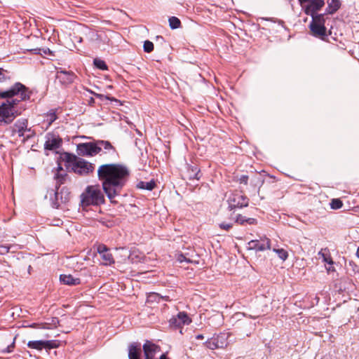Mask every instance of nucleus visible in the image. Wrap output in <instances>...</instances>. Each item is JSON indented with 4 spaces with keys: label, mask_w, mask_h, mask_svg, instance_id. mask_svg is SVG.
<instances>
[{
    "label": "nucleus",
    "mask_w": 359,
    "mask_h": 359,
    "mask_svg": "<svg viewBox=\"0 0 359 359\" xmlns=\"http://www.w3.org/2000/svg\"><path fill=\"white\" fill-rule=\"evenodd\" d=\"M130 176L129 169L123 164L109 163L100 165L97 170L98 179L108 198L112 200L121 194Z\"/></svg>",
    "instance_id": "f257e3e1"
},
{
    "label": "nucleus",
    "mask_w": 359,
    "mask_h": 359,
    "mask_svg": "<svg viewBox=\"0 0 359 359\" xmlns=\"http://www.w3.org/2000/svg\"><path fill=\"white\" fill-rule=\"evenodd\" d=\"M31 92L22 83H15L6 90H0V99H6L0 104V126L11 124L20 115L16 106L20 101L29 100Z\"/></svg>",
    "instance_id": "f03ea898"
},
{
    "label": "nucleus",
    "mask_w": 359,
    "mask_h": 359,
    "mask_svg": "<svg viewBox=\"0 0 359 359\" xmlns=\"http://www.w3.org/2000/svg\"><path fill=\"white\" fill-rule=\"evenodd\" d=\"M83 206L99 205L104 203V196L99 185L88 186L81 195Z\"/></svg>",
    "instance_id": "7ed1b4c3"
},
{
    "label": "nucleus",
    "mask_w": 359,
    "mask_h": 359,
    "mask_svg": "<svg viewBox=\"0 0 359 359\" xmlns=\"http://www.w3.org/2000/svg\"><path fill=\"white\" fill-rule=\"evenodd\" d=\"M325 13H321L320 15L313 17L312 18L311 22L309 24L310 31L311 34L318 38L323 41H327V37L329 34H331L330 32L327 30V28L325 25Z\"/></svg>",
    "instance_id": "20e7f679"
},
{
    "label": "nucleus",
    "mask_w": 359,
    "mask_h": 359,
    "mask_svg": "<svg viewBox=\"0 0 359 359\" xmlns=\"http://www.w3.org/2000/svg\"><path fill=\"white\" fill-rule=\"evenodd\" d=\"M300 5L302 6L304 13L307 15H310L312 18L313 17L320 15L318 13L319 11L325 6L324 0H298Z\"/></svg>",
    "instance_id": "39448f33"
},
{
    "label": "nucleus",
    "mask_w": 359,
    "mask_h": 359,
    "mask_svg": "<svg viewBox=\"0 0 359 359\" xmlns=\"http://www.w3.org/2000/svg\"><path fill=\"white\" fill-rule=\"evenodd\" d=\"M229 208L232 210L235 208H242L248 205L249 199L240 191L231 193L227 200Z\"/></svg>",
    "instance_id": "423d86ee"
},
{
    "label": "nucleus",
    "mask_w": 359,
    "mask_h": 359,
    "mask_svg": "<svg viewBox=\"0 0 359 359\" xmlns=\"http://www.w3.org/2000/svg\"><path fill=\"white\" fill-rule=\"evenodd\" d=\"M76 153L79 156H94L100 153L97 140L89 142L79 143L76 146Z\"/></svg>",
    "instance_id": "0eeeda50"
},
{
    "label": "nucleus",
    "mask_w": 359,
    "mask_h": 359,
    "mask_svg": "<svg viewBox=\"0 0 359 359\" xmlns=\"http://www.w3.org/2000/svg\"><path fill=\"white\" fill-rule=\"evenodd\" d=\"M55 201L53 202V207L58 208L61 203H66L70 199L71 192L69 189L63 187L60 189H55L54 192Z\"/></svg>",
    "instance_id": "6e6552de"
},
{
    "label": "nucleus",
    "mask_w": 359,
    "mask_h": 359,
    "mask_svg": "<svg viewBox=\"0 0 359 359\" xmlns=\"http://www.w3.org/2000/svg\"><path fill=\"white\" fill-rule=\"evenodd\" d=\"M72 170L79 175H88L94 171L95 165L83 158H79L74 164Z\"/></svg>",
    "instance_id": "1a4fd4ad"
},
{
    "label": "nucleus",
    "mask_w": 359,
    "mask_h": 359,
    "mask_svg": "<svg viewBox=\"0 0 359 359\" xmlns=\"http://www.w3.org/2000/svg\"><path fill=\"white\" fill-rule=\"evenodd\" d=\"M228 335L226 333H221L216 337L208 339L205 344L207 348L215 350L216 348H224L226 346Z\"/></svg>",
    "instance_id": "9d476101"
},
{
    "label": "nucleus",
    "mask_w": 359,
    "mask_h": 359,
    "mask_svg": "<svg viewBox=\"0 0 359 359\" xmlns=\"http://www.w3.org/2000/svg\"><path fill=\"white\" fill-rule=\"evenodd\" d=\"M191 323V319L184 311L179 312L177 316H172L169 320L170 326L174 329L181 328L183 325H189Z\"/></svg>",
    "instance_id": "9b49d317"
},
{
    "label": "nucleus",
    "mask_w": 359,
    "mask_h": 359,
    "mask_svg": "<svg viewBox=\"0 0 359 359\" xmlns=\"http://www.w3.org/2000/svg\"><path fill=\"white\" fill-rule=\"evenodd\" d=\"M28 121L26 118L18 119L13 126L10 127L11 136L15 135L16 133L20 137L25 138V132H31V128H27Z\"/></svg>",
    "instance_id": "f8f14e48"
},
{
    "label": "nucleus",
    "mask_w": 359,
    "mask_h": 359,
    "mask_svg": "<svg viewBox=\"0 0 359 359\" xmlns=\"http://www.w3.org/2000/svg\"><path fill=\"white\" fill-rule=\"evenodd\" d=\"M55 78L62 85L67 86L74 81L76 76L72 71H67L62 68H57Z\"/></svg>",
    "instance_id": "ddd939ff"
},
{
    "label": "nucleus",
    "mask_w": 359,
    "mask_h": 359,
    "mask_svg": "<svg viewBox=\"0 0 359 359\" xmlns=\"http://www.w3.org/2000/svg\"><path fill=\"white\" fill-rule=\"evenodd\" d=\"M97 145L100 149V152L103 151L104 154H107L111 156L118 155L116 148L109 141L97 140Z\"/></svg>",
    "instance_id": "4468645a"
},
{
    "label": "nucleus",
    "mask_w": 359,
    "mask_h": 359,
    "mask_svg": "<svg viewBox=\"0 0 359 359\" xmlns=\"http://www.w3.org/2000/svg\"><path fill=\"white\" fill-rule=\"evenodd\" d=\"M248 249L256 251H264L269 249V240L267 239L265 242L262 243L257 240H252L248 243Z\"/></svg>",
    "instance_id": "2eb2a0df"
},
{
    "label": "nucleus",
    "mask_w": 359,
    "mask_h": 359,
    "mask_svg": "<svg viewBox=\"0 0 359 359\" xmlns=\"http://www.w3.org/2000/svg\"><path fill=\"white\" fill-rule=\"evenodd\" d=\"M142 354L141 345L140 343H132L128 346V358L140 359Z\"/></svg>",
    "instance_id": "dca6fc26"
},
{
    "label": "nucleus",
    "mask_w": 359,
    "mask_h": 359,
    "mask_svg": "<svg viewBox=\"0 0 359 359\" xmlns=\"http://www.w3.org/2000/svg\"><path fill=\"white\" fill-rule=\"evenodd\" d=\"M60 280L68 285H77L81 283L79 278H75L71 274H61L60 276Z\"/></svg>",
    "instance_id": "f3484780"
},
{
    "label": "nucleus",
    "mask_w": 359,
    "mask_h": 359,
    "mask_svg": "<svg viewBox=\"0 0 359 359\" xmlns=\"http://www.w3.org/2000/svg\"><path fill=\"white\" fill-rule=\"evenodd\" d=\"M201 170L196 165H189L187 168V177L189 180H200Z\"/></svg>",
    "instance_id": "a211bd4d"
},
{
    "label": "nucleus",
    "mask_w": 359,
    "mask_h": 359,
    "mask_svg": "<svg viewBox=\"0 0 359 359\" xmlns=\"http://www.w3.org/2000/svg\"><path fill=\"white\" fill-rule=\"evenodd\" d=\"M235 222L243 226L255 225L257 224V219L252 217H247L243 215H238Z\"/></svg>",
    "instance_id": "6ab92c4d"
},
{
    "label": "nucleus",
    "mask_w": 359,
    "mask_h": 359,
    "mask_svg": "<svg viewBox=\"0 0 359 359\" xmlns=\"http://www.w3.org/2000/svg\"><path fill=\"white\" fill-rule=\"evenodd\" d=\"M62 170V168L61 167V165H58V168H57V172L55 174L54 178L55 180V189H60V187L62 184H63L65 181H66V179L67 177V174L66 173H60V171Z\"/></svg>",
    "instance_id": "aec40b11"
},
{
    "label": "nucleus",
    "mask_w": 359,
    "mask_h": 359,
    "mask_svg": "<svg viewBox=\"0 0 359 359\" xmlns=\"http://www.w3.org/2000/svg\"><path fill=\"white\" fill-rule=\"evenodd\" d=\"M341 7L340 0H331L327 2V7L325 10V15L335 13Z\"/></svg>",
    "instance_id": "412c9836"
},
{
    "label": "nucleus",
    "mask_w": 359,
    "mask_h": 359,
    "mask_svg": "<svg viewBox=\"0 0 359 359\" xmlns=\"http://www.w3.org/2000/svg\"><path fill=\"white\" fill-rule=\"evenodd\" d=\"M272 251L274 254V256L280 259V260L282 262L285 261L288 257V252L285 248L276 246L273 248Z\"/></svg>",
    "instance_id": "4be33fe9"
},
{
    "label": "nucleus",
    "mask_w": 359,
    "mask_h": 359,
    "mask_svg": "<svg viewBox=\"0 0 359 359\" xmlns=\"http://www.w3.org/2000/svg\"><path fill=\"white\" fill-rule=\"evenodd\" d=\"M62 140L60 138L48 140L44 144V148L47 150H53L61 146Z\"/></svg>",
    "instance_id": "5701e85b"
},
{
    "label": "nucleus",
    "mask_w": 359,
    "mask_h": 359,
    "mask_svg": "<svg viewBox=\"0 0 359 359\" xmlns=\"http://www.w3.org/2000/svg\"><path fill=\"white\" fill-rule=\"evenodd\" d=\"M156 182L154 180H150L149 182H139L136 187L139 189H145L148 191H152L156 187Z\"/></svg>",
    "instance_id": "b1692460"
},
{
    "label": "nucleus",
    "mask_w": 359,
    "mask_h": 359,
    "mask_svg": "<svg viewBox=\"0 0 359 359\" xmlns=\"http://www.w3.org/2000/svg\"><path fill=\"white\" fill-rule=\"evenodd\" d=\"M100 257L104 265L109 266L114 263V259L112 254L110 252V250L104 254H102Z\"/></svg>",
    "instance_id": "393cba45"
},
{
    "label": "nucleus",
    "mask_w": 359,
    "mask_h": 359,
    "mask_svg": "<svg viewBox=\"0 0 359 359\" xmlns=\"http://www.w3.org/2000/svg\"><path fill=\"white\" fill-rule=\"evenodd\" d=\"M27 346L30 348L41 351L44 348L43 340L29 341L27 343Z\"/></svg>",
    "instance_id": "a878e982"
},
{
    "label": "nucleus",
    "mask_w": 359,
    "mask_h": 359,
    "mask_svg": "<svg viewBox=\"0 0 359 359\" xmlns=\"http://www.w3.org/2000/svg\"><path fill=\"white\" fill-rule=\"evenodd\" d=\"M169 26L172 29H175L181 26V21L177 17L172 16L168 19Z\"/></svg>",
    "instance_id": "bb28decb"
},
{
    "label": "nucleus",
    "mask_w": 359,
    "mask_h": 359,
    "mask_svg": "<svg viewBox=\"0 0 359 359\" xmlns=\"http://www.w3.org/2000/svg\"><path fill=\"white\" fill-rule=\"evenodd\" d=\"M63 159L65 162L72 163L74 165L75 162H76L79 158H78L77 156L73 154L65 152L63 154Z\"/></svg>",
    "instance_id": "cd10ccee"
},
{
    "label": "nucleus",
    "mask_w": 359,
    "mask_h": 359,
    "mask_svg": "<svg viewBox=\"0 0 359 359\" xmlns=\"http://www.w3.org/2000/svg\"><path fill=\"white\" fill-rule=\"evenodd\" d=\"M44 348L50 350L58 347L59 342L57 340H43Z\"/></svg>",
    "instance_id": "c85d7f7f"
},
{
    "label": "nucleus",
    "mask_w": 359,
    "mask_h": 359,
    "mask_svg": "<svg viewBox=\"0 0 359 359\" xmlns=\"http://www.w3.org/2000/svg\"><path fill=\"white\" fill-rule=\"evenodd\" d=\"M318 255L323 258V261L329 265H333L334 264L331 255L329 253H325L322 251H320Z\"/></svg>",
    "instance_id": "c756f323"
},
{
    "label": "nucleus",
    "mask_w": 359,
    "mask_h": 359,
    "mask_svg": "<svg viewBox=\"0 0 359 359\" xmlns=\"http://www.w3.org/2000/svg\"><path fill=\"white\" fill-rule=\"evenodd\" d=\"M93 64L99 69L107 70L108 69V67H107V64L105 63V62L99 58L94 59Z\"/></svg>",
    "instance_id": "7c9ffc66"
},
{
    "label": "nucleus",
    "mask_w": 359,
    "mask_h": 359,
    "mask_svg": "<svg viewBox=\"0 0 359 359\" xmlns=\"http://www.w3.org/2000/svg\"><path fill=\"white\" fill-rule=\"evenodd\" d=\"M15 246L13 245H0V255H6L9 252H14L15 250H11L14 248Z\"/></svg>",
    "instance_id": "2f4dec72"
},
{
    "label": "nucleus",
    "mask_w": 359,
    "mask_h": 359,
    "mask_svg": "<svg viewBox=\"0 0 359 359\" xmlns=\"http://www.w3.org/2000/svg\"><path fill=\"white\" fill-rule=\"evenodd\" d=\"M343 206V203L339 198H333L330 202V207L332 210L340 209Z\"/></svg>",
    "instance_id": "473e14b6"
},
{
    "label": "nucleus",
    "mask_w": 359,
    "mask_h": 359,
    "mask_svg": "<svg viewBox=\"0 0 359 359\" xmlns=\"http://www.w3.org/2000/svg\"><path fill=\"white\" fill-rule=\"evenodd\" d=\"M57 118L55 112L53 110H51L46 115V121L48 123V125H51Z\"/></svg>",
    "instance_id": "72a5a7b5"
},
{
    "label": "nucleus",
    "mask_w": 359,
    "mask_h": 359,
    "mask_svg": "<svg viewBox=\"0 0 359 359\" xmlns=\"http://www.w3.org/2000/svg\"><path fill=\"white\" fill-rule=\"evenodd\" d=\"M144 51L151 53L154 50V43L150 41H145L143 46Z\"/></svg>",
    "instance_id": "f704fd0d"
},
{
    "label": "nucleus",
    "mask_w": 359,
    "mask_h": 359,
    "mask_svg": "<svg viewBox=\"0 0 359 359\" xmlns=\"http://www.w3.org/2000/svg\"><path fill=\"white\" fill-rule=\"evenodd\" d=\"M10 77L8 76V72L7 70L0 68V82L5 81L7 79H9Z\"/></svg>",
    "instance_id": "c9c22d12"
},
{
    "label": "nucleus",
    "mask_w": 359,
    "mask_h": 359,
    "mask_svg": "<svg viewBox=\"0 0 359 359\" xmlns=\"http://www.w3.org/2000/svg\"><path fill=\"white\" fill-rule=\"evenodd\" d=\"M109 250V249L105 245L103 244L99 245L97 248V251L100 254V255H101L102 254H104Z\"/></svg>",
    "instance_id": "e433bc0d"
},
{
    "label": "nucleus",
    "mask_w": 359,
    "mask_h": 359,
    "mask_svg": "<svg viewBox=\"0 0 359 359\" xmlns=\"http://www.w3.org/2000/svg\"><path fill=\"white\" fill-rule=\"evenodd\" d=\"M177 260L180 263H182L184 262H188V263L191 262V261L189 258H187L183 254L178 255Z\"/></svg>",
    "instance_id": "4c0bfd02"
},
{
    "label": "nucleus",
    "mask_w": 359,
    "mask_h": 359,
    "mask_svg": "<svg viewBox=\"0 0 359 359\" xmlns=\"http://www.w3.org/2000/svg\"><path fill=\"white\" fill-rule=\"evenodd\" d=\"M14 346H15V341H13L11 344L7 346V347L5 349H4L2 351V352L8 353H11L13 351Z\"/></svg>",
    "instance_id": "58836bf2"
},
{
    "label": "nucleus",
    "mask_w": 359,
    "mask_h": 359,
    "mask_svg": "<svg viewBox=\"0 0 359 359\" xmlns=\"http://www.w3.org/2000/svg\"><path fill=\"white\" fill-rule=\"evenodd\" d=\"M238 181L241 184H243L246 185L248 184V176L245 175H243L239 177Z\"/></svg>",
    "instance_id": "ea45409f"
},
{
    "label": "nucleus",
    "mask_w": 359,
    "mask_h": 359,
    "mask_svg": "<svg viewBox=\"0 0 359 359\" xmlns=\"http://www.w3.org/2000/svg\"><path fill=\"white\" fill-rule=\"evenodd\" d=\"M219 226L221 229L228 231L232 227V224H226V223H222L219 224Z\"/></svg>",
    "instance_id": "a19ab883"
},
{
    "label": "nucleus",
    "mask_w": 359,
    "mask_h": 359,
    "mask_svg": "<svg viewBox=\"0 0 359 359\" xmlns=\"http://www.w3.org/2000/svg\"><path fill=\"white\" fill-rule=\"evenodd\" d=\"M27 134H25L24 141L30 139L34 135V132L31 129V132H27Z\"/></svg>",
    "instance_id": "79ce46f5"
},
{
    "label": "nucleus",
    "mask_w": 359,
    "mask_h": 359,
    "mask_svg": "<svg viewBox=\"0 0 359 359\" xmlns=\"http://www.w3.org/2000/svg\"><path fill=\"white\" fill-rule=\"evenodd\" d=\"M327 270L328 272H330V271H335V268L332 266V265H330V266L328 268H327Z\"/></svg>",
    "instance_id": "37998d69"
},
{
    "label": "nucleus",
    "mask_w": 359,
    "mask_h": 359,
    "mask_svg": "<svg viewBox=\"0 0 359 359\" xmlns=\"http://www.w3.org/2000/svg\"><path fill=\"white\" fill-rule=\"evenodd\" d=\"M283 23V21H279L278 26L280 27V29L284 30L285 27H284Z\"/></svg>",
    "instance_id": "c03bdc74"
},
{
    "label": "nucleus",
    "mask_w": 359,
    "mask_h": 359,
    "mask_svg": "<svg viewBox=\"0 0 359 359\" xmlns=\"http://www.w3.org/2000/svg\"><path fill=\"white\" fill-rule=\"evenodd\" d=\"M196 339H204V336L203 334H198L196 336Z\"/></svg>",
    "instance_id": "a18cd8bd"
},
{
    "label": "nucleus",
    "mask_w": 359,
    "mask_h": 359,
    "mask_svg": "<svg viewBox=\"0 0 359 359\" xmlns=\"http://www.w3.org/2000/svg\"><path fill=\"white\" fill-rule=\"evenodd\" d=\"M88 102H89V104H91L94 103L95 100H94V98H93V97H90V99H89Z\"/></svg>",
    "instance_id": "49530a36"
},
{
    "label": "nucleus",
    "mask_w": 359,
    "mask_h": 359,
    "mask_svg": "<svg viewBox=\"0 0 359 359\" xmlns=\"http://www.w3.org/2000/svg\"><path fill=\"white\" fill-rule=\"evenodd\" d=\"M31 327H39V325L36 324V323H33L32 325H30Z\"/></svg>",
    "instance_id": "de8ad7c7"
},
{
    "label": "nucleus",
    "mask_w": 359,
    "mask_h": 359,
    "mask_svg": "<svg viewBox=\"0 0 359 359\" xmlns=\"http://www.w3.org/2000/svg\"><path fill=\"white\" fill-rule=\"evenodd\" d=\"M355 255H356L357 257H358V258H359V246H358V248H357L356 254H355Z\"/></svg>",
    "instance_id": "09e8293b"
},
{
    "label": "nucleus",
    "mask_w": 359,
    "mask_h": 359,
    "mask_svg": "<svg viewBox=\"0 0 359 359\" xmlns=\"http://www.w3.org/2000/svg\"><path fill=\"white\" fill-rule=\"evenodd\" d=\"M270 21H271V22L276 23V21L273 20V19L272 18H271Z\"/></svg>",
    "instance_id": "8fccbe9b"
},
{
    "label": "nucleus",
    "mask_w": 359,
    "mask_h": 359,
    "mask_svg": "<svg viewBox=\"0 0 359 359\" xmlns=\"http://www.w3.org/2000/svg\"><path fill=\"white\" fill-rule=\"evenodd\" d=\"M97 97H101L102 95L100 94H95Z\"/></svg>",
    "instance_id": "3c124183"
},
{
    "label": "nucleus",
    "mask_w": 359,
    "mask_h": 359,
    "mask_svg": "<svg viewBox=\"0 0 359 359\" xmlns=\"http://www.w3.org/2000/svg\"><path fill=\"white\" fill-rule=\"evenodd\" d=\"M165 300H168L169 299V297H165Z\"/></svg>",
    "instance_id": "603ef678"
}]
</instances>
